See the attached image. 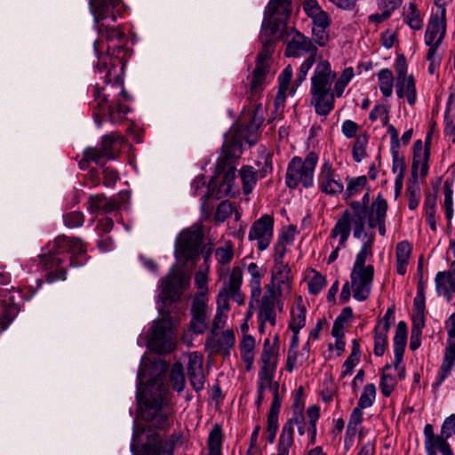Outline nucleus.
I'll return each instance as SVG.
<instances>
[{
    "instance_id": "f257e3e1",
    "label": "nucleus",
    "mask_w": 455,
    "mask_h": 455,
    "mask_svg": "<svg viewBox=\"0 0 455 455\" xmlns=\"http://www.w3.org/2000/svg\"><path fill=\"white\" fill-rule=\"evenodd\" d=\"M90 9L94 28L99 34V38L93 44L98 56L97 68L105 83L101 88L98 84L93 88L92 116L100 127L103 117L108 116L112 124H117L129 110L119 99L121 97L125 100L126 93L116 68V64L121 63L125 55L123 47L125 35L118 28H108L102 22L108 17L115 22L117 17L123 16L126 5L122 0H90Z\"/></svg>"
},
{
    "instance_id": "f03ea898",
    "label": "nucleus",
    "mask_w": 455,
    "mask_h": 455,
    "mask_svg": "<svg viewBox=\"0 0 455 455\" xmlns=\"http://www.w3.org/2000/svg\"><path fill=\"white\" fill-rule=\"evenodd\" d=\"M85 246L78 238H70L65 235L58 236L52 243L47 245V253L40 257V262L45 270H48L47 281L50 283L66 279V270L59 267L65 260L66 254L70 253V266L84 265V259H78L85 253Z\"/></svg>"
},
{
    "instance_id": "7ed1b4c3",
    "label": "nucleus",
    "mask_w": 455,
    "mask_h": 455,
    "mask_svg": "<svg viewBox=\"0 0 455 455\" xmlns=\"http://www.w3.org/2000/svg\"><path fill=\"white\" fill-rule=\"evenodd\" d=\"M291 0H270L267 4L260 32L263 49L258 55L256 66L269 67L273 42L277 39L278 23L287 21L291 12Z\"/></svg>"
},
{
    "instance_id": "20e7f679",
    "label": "nucleus",
    "mask_w": 455,
    "mask_h": 455,
    "mask_svg": "<svg viewBox=\"0 0 455 455\" xmlns=\"http://www.w3.org/2000/svg\"><path fill=\"white\" fill-rule=\"evenodd\" d=\"M368 209L360 202H353L350 209L345 210L331 230V236H339V245L345 246L353 227V235L356 239L368 237L364 232Z\"/></svg>"
},
{
    "instance_id": "39448f33",
    "label": "nucleus",
    "mask_w": 455,
    "mask_h": 455,
    "mask_svg": "<svg viewBox=\"0 0 455 455\" xmlns=\"http://www.w3.org/2000/svg\"><path fill=\"white\" fill-rule=\"evenodd\" d=\"M427 144V142H426ZM430 156L429 147L423 145L420 140H418L413 144V159L411 164V176L412 180L407 188L408 194V207L410 210H415L420 201V188L417 181L418 173L421 176H427L428 172V160Z\"/></svg>"
},
{
    "instance_id": "423d86ee",
    "label": "nucleus",
    "mask_w": 455,
    "mask_h": 455,
    "mask_svg": "<svg viewBox=\"0 0 455 455\" xmlns=\"http://www.w3.org/2000/svg\"><path fill=\"white\" fill-rule=\"evenodd\" d=\"M148 347L157 353H169L175 347V334L170 315L154 322L148 333Z\"/></svg>"
},
{
    "instance_id": "0eeeda50",
    "label": "nucleus",
    "mask_w": 455,
    "mask_h": 455,
    "mask_svg": "<svg viewBox=\"0 0 455 455\" xmlns=\"http://www.w3.org/2000/svg\"><path fill=\"white\" fill-rule=\"evenodd\" d=\"M436 5L437 11L428 20L424 38L425 44L429 47L427 59L432 62L446 35V10L443 4H436Z\"/></svg>"
},
{
    "instance_id": "6e6552de",
    "label": "nucleus",
    "mask_w": 455,
    "mask_h": 455,
    "mask_svg": "<svg viewBox=\"0 0 455 455\" xmlns=\"http://www.w3.org/2000/svg\"><path fill=\"white\" fill-rule=\"evenodd\" d=\"M285 183L290 188L299 186L309 188L313 184V158L308 155L304 160L293 157L288 164Z\"/></svg>"
},
{
    "instance_id": "1a4fd4ad",
    "label": "nucleus",
    "mask_w": 455,
    "mask_h": 455,
    "mask_svg": "<svg viewBox=\"0 0 455 455\" xmlns=\"http://www.w3.org/2000/svg\"><path fill=\"white\" fill-rule=\"evenodd\" d=\"M202 239L203 232L199 227L182 230L175 242L177 259L188 261L198 257Z\"/></svg>"
},
{
    "instance_id": "9d476101",
    "label": "nucleus",
    "mask_w": 455,
    "mask_h": 455,
    "mask_svg": "<svg viewBox=\"0 0 455 455\" xmlns=\"http://www.w3.org/2000/svg\"><path fill=\"white\" fill-rule=\"evenodd\" d=\"M172 410L167 400V393L163 389L157 397L148 399L145 402L143 417L152 422L158 429H165L169 426V418Z\"/></svg>"
},
{
    "instance_id": "9b49d317",
    "label": "nucleus",
    "mask_w": 455,
    "mask_h": 455,
    "mask_svg": "<svg viewBox=\"0 0 455 455\" xmlns=\"http://www.w3.org/2000/svg\"><path fill=\"white\" fill-rule=\"evenodd\" d=\"M190 277L182 271L172 268L168 275L160 281L159 299L164 302H172L180 299L189 286Z\"/></svg>"
},
{
    "instance_id": "f8f14e48",
    "label": "nucleus",
    "mask_w": 455,
    "mask_h": 455,
    "mask_svg": "<svg viewBox=\"0 0 455 455\" xmlns=\"http://www.w3.org/2000/svg\"><path fill=\"white\" fill-rule=\"evenodd\" d=\"M278 24L277 38L283 39L286 44L285 56L300 57L311 50L313 44L309 38L293 28L284 26L285 22Z\"/></svg>"
},
{
    "instance_id": "ddd939ff",
    "label": "nucleus",
    "mask_w": 455,
    "mask_h": 455,
    "mask_svg": "<svg viewBox=\"0 0 455 455\" xmlns=\"http://www.w3.org/2000/svg\"><path fill=\"white\" fill-rule=\"evenodd\" d=\"M235 157L229 156L228 151H225L223 156L218 159L216 177L223 174V178L215 195L217 198L234 196L235 195V190L234 189L235 179Z\"/></svg>"
},
{
    "instance_id": "4468645a",
    "label": "nucleus",
    "mask_w": 455,
    "mask_h": 455,
    "mask_svg": "<svg viewBox=\"0 0 455 455\" xmlns=\"http://www.w3.org/2000/svg\"><path fill=\"white\" fill-rule=\"evenodd\" d=\"M275 372L261 371L258 373L257 379V395L255 398V404L258 408L265 400V392L270 391L272 394L271 407L281 406L285 388L281 387L277 381L274 380Z\"/></svg>"
},
{
    "instance_id": "2eb2a0df",
    "label": "nucleus",
    "mask_w": 455,
    "mask_h": 455,
    "mask_svg": "<svg viewBox=\"0 0 455 455\" xmlns=\"http://www.w3.org/2000/svg\"><path fill=\"white\" fill-rule=\"evenodd\" d=\"M374 277V267L371 264L367 267H352L350 273V283L353 297L358 301L366 300L371 291Z\"/></svg>"
},
{
    "instance_id": "dca6fc26",
    "label": "nucleus",
    "mask_w": 455,
    "mask_h": 455,
    "mask_svg": "<svg viewBox=\"0 0 455 455\" xmlns=\"http://www.w3.org/2000/svg\"><path fill=\"white\" fill-rule=\"evenodd\" d=\"M273 228V218L265 214L252 223L248 238L250 241L257 242V247L259 251H265L272 241Z\"/></svg>"
},
{
    "instance_id": "f3484780",
    "label": "nucleus",
    "mask_w": 455,
    "mask_h": 455,
    "mask_svg": "<svg viewBox=\"0 0 455 455\" xmlns=\"http://www.w3.org/2000/svg\"><path fill=\"white\" fill-rule=\"evenodd\" d=\"M424 435V448L426 455H453V451L448 439L436 435L434 431V427L431 424H427L423 429Z\"/></svg>"
},
{
    "instance_id": "a211bd4d",
    "label": "nucleus",
    "mask_w": 455,
    "mask_h": 455,
    "mask_svg": "<svg viewBox=\"0 0 455 455\" xmlns=\"http://www.w3.org/2000/svg\"><path fill=\"white\" fill-rule=\"evenodd\" d=\"M331 15L315 1V44L326 46L331 40Z\"/></svg>"
},
{
    "instance_id": "6ab92c4d",
    "label": "nucleus",
    "mask_w": 455,
    "mask_h": 455,
    "mask_svg": "<svg viewBox=\"0 0 455 455\" xmlns=\"http://www.w3.org/2000/svg\"><path fill=\"white\" fill-rule=\"evenodd\" d=\"M271 282L279 297L285 299L291 293L292 276L287 263L274 265Z\"/></svg>"
},
{
    "instance_id": "aec40b11",
    "label": "nucleus",
    "mask_w": 455,
    "mask_h": 455,
    "mask_svg": "<svg viewBox=\"0 0 455 455\" xmlns=\"http://www.w3.org/2000/svg\"><path fill=\"white\" fill-rule=\"evenodd\" d=\"M210 314L211 308L207 301L192 300L189 328L195 334H202L207 329Z\"/></svg>"
},
{
    "instance_id": "412c9836",
    "label": "nucleus",
    "mask_w": 455,
    "mask_h": 455,
    "mask_svg": "<svg viewBox=\"0 0 455 455\" xmlns=\"http://www.w3.org/2000/svg\"><path fill=\"white\" fill-rule=\"evenodd\" d=\"M243 283V269L239 266L233 267L228 277L223 282L221 290H226L229 292L231 299L238 305H243L245 296L241 290Z\"/></svg>"
},
{
    "instance_id": "4be33fe9",
    "label": "nucleus",
    "mask_w": 455,
    "mask_h": 455,
    "mask_svg": "<svg viewBox=\"0 0 455 455\" xmlns=\"http://www.w3.org/2000/svg\"><path fill=\"white\" fill-rule=\"evenodd\" d=\"M259 308L258 320L259 322V331H263L266 324L275 326L276 323L275 298L274 294H266L259 299Z\"/></svg>"
},
{
    "instance_id": "5701e85b",
    "label": "nucleus",
    "mask_w": 455,
    "mask_h": 455,
    "mask_svg": "<svg viewBox=\"0 0 455 455\" xmlns=\"http://www.w3.org/2000/svg\"><path fill=\"white\" fill-rule=\"evenodd\" d=\"M246 270L249 275V305L252 307L254 303H259V299L261 298V279L264 275V270L254 262L250 263Z\"/></svg>"
},
{
    "instance_id": "b1692460",
    "label": "nucleus",
    "mask_w": 455,
    "mask_h": 455,
    "mask_svg": "<svg viewBox=\"0 0 455 455\" xmlns=\"http://www.w3.org/2000/svg\"><path fill=\"white\" fill-rule=\"evenodd\" d=\"M318 182L320 190L327 195L334 196L343 191V184L335 180L331 164L329 162L324 163L322 166Z\"/></svg>"
},
{
    "instance_id": "393cba45",
    "label": "nucleus",
    "mask_w": 455,
    "mask_h": 455,
    "mask_svg": "<svg viewBox=\"0 0 455 455\" xmlns=\"http://www.w3.org/2000/svg\"><path fill=\"white\" fill-rule=\"evenodd\" d=\"M335 76L330 62L326 60H320L315 68V93L319 89H331Z\"/></svg>"
},
{
    "instance_id": "a878e982",
    "label": "nucleus",
    "mask_w": 455,
    "mask_h": 455,
    "mask_svg": "<svg viewBox=\"0 0 455 455\" xmlns=\"http://www.w3.org/2000/svg\"><path fill=\"white\" fill-rule=\"evenodd\" d=\"M172 443L163 440L158 434L148 435L147 443L142 447V455H172Z\"/></svg>"
},
{
    "instance_id": "bb28decb",
    "label": "nucleus",
    "mask_w": 455,
    "mask_h": 455,
    "mask_svg": "<svg viewBox=\"0 0 455 455\" xmlns=\"http://www.w3.org/2000/svg\"><path fill=\"white\" fill-rule=\"evenodd\" d=\"M452 369H455V342L448 340L436 380L432 385L433 388H438Z\"/></svg>"
},
{
    "instance_id": "cd10ccee",
    "label": "nucleus",
    "mask_w": 455,
    "mask_h": 455,
    "mask_svg": "<svg viewBox=\"0 0 455 455\" xmlns=\"http://www.w3.org/2000/svg\"><path fill=\"white\" fill-rule=\"evenodd\" d=\"M217 336V332L211 334L207 338V344L216 352H221L226 355H229L230 349L233 348L235 343L233 330H226L219 337Z\"/></svg>"
},
{
    "instance_id": "c85d7f7f",
    "label": "nucleus",
    "mask_w": 455,
    "mask_h": 455,
    "mask_svg": "<svg viewBox=\"0 0 455 455\" xmlns=\"http://www.w3.org/2000/svg\"><path fill=\"white\" fill-rule=\"evenodd\" d=\"M387 208V200L381 195H378L368 210L367 224L370 228H374L376 223L386 220Z\"/></svg>"
},
{
    "instance_id": "c756f323",
    "label": "nucleus",
    "mask_w": 455,
    "mask_h": 455,
    "mask_svg": "<svg viewBox=\"0 0 455 455\" xmlns=\"http://www.w3.org/2000/svg\"><path fill=\"white\" fill-rule=\"evenodd\" d=\"M307 307L301 296H297L290 312L289 329L299 331L306 324Z\"/></svg>"
},
{
    "instance_id": "7c9ffc66",
    "label": "nucleus",
    "mask_w": 455,
    "mask_h": 455,
    "mask_svg": "<svg viewBox=\"0 0 455 455\" xmlns=\"http://www.w3.org/2000/svg\"><path fill=\"white\" fill-rule=\"evenodd\" d=\"M395 92L399 99L406 98L410 106H414L417 101V90L415 80L411 75L407 78L395 80Z\"/></svg>"
},
{
    "instance_id": "2f4dec72",
    "label": "nucleus",
    "mask_w": 455,
    "mask_h": 455,
    "mask_svg": "<svg viewBox=\"0 0 455 455\" xmlns=\"http://www.w3.org/2000/svg\"><path fill=\"white\" fill-rule=\"evenodd\" d=\"M334 108V93L331 89H319L315 93V110L318 115L327 116Z\"/></svg>"
},
{
    "instance_id": "473e14b6",
    "label": "nucleus",
    "mask_w": 455,
    "mask_h": 455,
    "mask_svg": "<svg viewBox=\"0 0 455 455\" xmlns=\"http://www.w3.org/2000/svg\"><path fill=\"white\" fill-rule=\"evenodd\" d=\"M411 245L407 241L399 242L395 247L396 272L400 275H404L407 271V266L411 253Z\"/></svg>"
},
{
    "instance_id": "72a5a7b5",
    "label": "nucleus",
    "mask_w": 455,
    "mask_h": 455,
    "mask_svg": "<svg viewBox=\"0 0 455 455\" xmlns=\"http://www.w3.org/2000/svg\"><path fill=\"white\" fill-rule=\"evenodd\" d=\"M435 283L438 295L449 296L451 292H455V276L450 271L438 272Z\"/></svg>"
},
{
    "instance_id": "f704fd0d",
    "label": "nucleus",
    "mask_w": 455,
    "mask_h": 455,
    "mask_svg": "<svg viewBox=\"0 0 455 455\" xmlns=\"http://www.w3.org/2000/svg\"><path fill=\"white\" fill-rule=\"evenodd\" d=\"M375 241V234L371 233L366 240L363 243L360 250L355 255L353 264L354 267H367L366 260L373 257V244Z\"/></svg>"
},
{
    "instance_id": "c9c22d12",
    "label": "nucleus",
    "mask_w": 455,
    "mask_h": 455,
    "mask_svg": "<svg viewBox=\"0 0 455 455\" xmlns=\"http://www.w3.org/2000/svg\"><path fill=\"white\" fill-rule=\"evenodd\" d=\"M292 68L289 65L283 70V72L280 74L278 77V92L275 100V105L276 109H278L279 107L283 106L284 103L287 90L289 88L290 82L292 77Z\"/></svg>"
},
{
    "instance_id": "e433bc0d",
    "label": "nucleus",
    "mask_w": 455,
    "mask_h": 455,
    "mask_svg": "<svg viewBox=\"0 0 455 455\" xmlns=\"http://www.w3.org/2000/svg\"><path fill=\"white\" fill-rule=\"evenodd\" d=\"M403 20L413 30H420L423 27L420 12L414 3H410L403 8Z\"/></svg>"
},
{
    "instance_id": "4c0bfd02",
    "label": "nucleus",
    "mask_w": 455,
    "mask_h": 455,
    "mask_svg": "<svg viewBox=\"0 0 455 455\" xmlns=\"http://www.w3.org/2000/svg\"><path fill=\"white\" fill-rule=\"evenodd\" d=\"M260 360L261 367L259 371L275 372L277 359L275 349L271 346L268 339L264 341Z\"/></svg>"
},
{
    "instance_id": "58836bf2",
    "label": "nucleus",
    "mask_w": 455,
    "mask_h": 455,
    "mask_svg": "<svg viewBox=\"0 0 455 455\" xmlns=\"http://www.w3.org/2000/svg\"><path fill=\"white\" fill-rule=\"evenodd\" d=\"M3 295H0L2 298ZM19 313V306L15 303L7 304L0 299V329L4 331Z\"/></svg>"
},
{
    "instance_id": "ea45409f",
    "label": "nucleus",
    "mask_w": 455,
    "mask_h": 455,
    "mask_svg": "<svg viewBox=\"0 0 455 455\" xmlns=\"http://www.w3.org/2000/svg\"><path fill=\"white\" fill-rule=\"evenodd\" d=\"M208 269L198 270L195 275V285L197 292L195 294L193 300L200 299V301L209 302V288H208Z\"/></svg>"
},
{
    "instance_id": "a19ab883",
    "label": "nucleus",
    "mask_w": 455,
    "mask_h": 455,
    "mask_svg": "<svg viewBox=\"0 0 455 455\" xmlns=\"http://www.w3.org/2000/svg\"><path fill=\"white\" fill-rule=\"evenodd\" d=\"M123 142L124 138L122 136L111 133L102 138L100 148L108 159H114Z\"/></svg>"
},
{
    "instance_id": "79ce46f5",
    "label": "nucleus",
    "mask_w": 455,
    "mask_h": 455,
    "mask_svg": "<svg viewBox=\"0 0 455 455\" xmlns=\"http://www.w3.org/2000/svg\"><path fill=\"white\" fill-rule=\"evenodd\" d=\"M407 343V324L403 321L397 323L395 334L394 337V355L398 360L401 355L404 354Z\"/></svg>"
},
{
    "instance_id": "37998d69",
    "label": "nucleus",
    "mask_w": 455,
    "mask_h": 455,
    "mask_svg": "<svg viewBox=\"0 0 455 455\" xmlns=\"http://www.w3.org/2000/svg\"><path fill=\"white\" fill-rule=\"evenodd\" d=\"M239 347L241 357L246 364V369L250 370L254 361L255 339L251 335H244Z\"/></svg>"
},
{
    "instance_id": "c03bdc74",
    "label": "nucleus",
    "mask_w": 455,
    "mask_h": 455,
    "mask_svg": "<svg viewBox=\"0 0 455 455\" xmlns=\"http://www.w3.org/2000/svg\"><path fill=\"white\" fill-rule=\"evenodd\" d=\"M297 427V430L300 435H303L306 431H310V426L307 427L304 411H292V417L289 419V421L283 426V430L284 431L287 427L290 428V435L291 443H293V427Z\"/></svg>"
},
{
    "instance_id": "a18cd8bd",
    "label": "nucleus",
    "mask_w": 455,
    "mask_h": 455,
    "mask_svg": "<svg viewBox=\"0 0 455 455\" xmlns=\"http://www.w3.org/2000/svg\"><path fill=\"white\" fill-rule=\"evenodd\" d=\"M378 84L382 95L385 98H389L393 94L394 88V75L389 68H382L378 74Z\"/></svg>"
},
{
    "instance_id": "49530a36",
    "label": "nucleus",
    "mask_w": 455,
    "mask_h": 455,
    "mask_svg": "<svg viewBox=\"0 0 455 455\" xmlns=\"http://www.w3.org/2000/svg\"><path fill=\"white\" fill-rule=\"evenodd\" d=\"M424 212L426 221L432 231L435 232L437 228L436 218V196L427 195L424 201Z\"/></svg>"
},
{
    "instance_id": "de8ad7c7",
    "label": "nucleus",
    "mask_w": 455,
    "mask_h": 455,
    "mask_svg": "<svg viewBox=\"0 0 455 455\" xmlns=\"http://www.w3.org/2000/svg\"><path fill=\"white\" fill-rule=\"evenodd\" d=\"M244 194H250L257 183V171L249 165L243 166L239 172Z\"/></svg>"
},
{
    "instance_id": "09e8293b",
    "label": "nucleus",
    "mask_w": 455,
    "mask_h": 455,
    "mask_svg": "<svg viewBox=\"0 0 455 455\" xmlns=\"http://www.w3.org/2000/svg\"><path fill=\"white\" fill-rule=\"evenodd\" d=\"M270 78H272V75H270L268 68L256 66L251 81V91L253 92H259Z\"/></svg>"
},
{
    "instance_id": "8fccbe9b",
    "label": "nucleus",
    "mask_w": 455,
    "mask_h": 455,
    "mask_svg": "<svg viewBox=\"0 0 455 455\" xmlns=\"http://www.w3.org/2000/svg\"><path fill=\"white\" fill-rule=\"evenodd\" d=\"M223 435L221 427L214 425L208 436V448L210 454L221 455Z\"/></svg>"
},
{
    "instance_id": "3c124183",
    "label": "nucleus",
    "mask_w": 455,
    "mask_h": 455,
    "mask_svg": "<svg viewBox=\"0 0 455 455\" xmlns=\"http://www.w3.org/2000/svg\"><path fill=\"white\" fill-rule=\"evenodd\" d=\"M387 332L380 330V324H377L374 328V355L382 356L387 347Z\"/></svg>"
},
{
    "instance_id": "603ef678",
    "label": "nucleus",
    "mask_w": 455,
    "mask_h": 455,
    "mask_svg": "<svg viewBox=\"0 0 455 455\" xmlns=\"http://www.w3.org/2000/svg\"><path fill=\"white\" fill-rule=\"evenodd\" d=\"M310 354V344L307 341L303 348V352L300 354H297L296 351L289 350L288 358H287V368L289 371H291L297 364H302L306 362Z\"/></svg>"
},
{
    "instance_id": "864d4df0",
    "label": "nucleus",
    "mask_w": 455,
    "mask_h": 455,
    "mask_svg": "<svg viewBox=\"0 0 455 455\" xmlns=\"http://www.w3.org/2000/svg\"><path fill=\"white\" fill-rule=\"evenodd\" d=\"M368 145V136L365 133L360 134L355 138L352 148V156L355 162L360 163L366 156V147Z\"/></svg>"
},
{
    "instance_id": "5fc2aeb1",
    "label": "nucleus",
    "mask_w": 455,
    "mask_h": 455,
    "mask_svg": "<svg viewBox=\"0 0 455 455\" xmlns=\"http://www.w3.org/2000/svg\"><path fill=\"white\" fill-rule=\"evenodd\" d=\"M376 398V387L374 384L370 383L364 386L363 392L357 403V406L360 409H366L371 407Z\"/></svg>"
},
{
    "instance_id": "6e6d98bb",
    "label": "nucleus",
    "mask_w": 455,
    "mask_h": 455,
    "mask_svg": "<svg viewBox=\"0 0 455 455\" xmlns=\"http://www.w3.org/2000/svg\"><path fill=\"white\" fill-rule=\"evenodd\" d=\"M171 383L177 392H181L185 388V375L182 364L180 363H175L172 368Z\"/></svg>"
},
{
    "instance_id": "4d7b16f0",
    "label": "nucleus",
    "mask_w": 455,
    "mask_h": 455,
    "mask_svg": "<svg viewBox=\"0 0 455 455\" xmlns=\"http://www.w3.org/2000/svg\"><path fill=\"white\" fill-rule=\"evenodd\" d=\"M281 406L270 407L267 417V434L269 443H273L278 428V415Z\"/></svg>"
},
{
    "instance_id": "13d9d810",
    "label": "nucleus",
    "mask_w": 455,
    "mask_h": 455,
    "mask_svg": "<svg viewBox=\"0 0 455 455\" xmlns=\"http://www.w3.org/2000/svg\"><path fill=\"white\" fill-rule=\"evenodd\" d=\"M354 69L351 67L347 68L343 70L340 76L334 84L335 93L338 98L342 96L345 88L349 84L351 79L354 77Z\"/></svg>"
},
{
    "instance_id": "bf43d9fd",
    "label": "nucleus",
    "mask_w": 455,
    "mask_h": 455,
    "mask_svg": "<svg viewBox=\"0 0 455 455\" xmlns=\"http://www.w3.org/2000/svg\"><path fill=\"white\" fill-rule=\"evenodd\" d=\"M391 365L387 364L383 371H386L387 370L390 369ZM396 385L395 379L386 372H383L380 378V389L384 396L388 397L391 393L393 392L395 387Z\"/></svg>"
},
{
    "instance_id": "052dcab7",
    "label": "nucleus",
    "mask_w": 455,
    "mask_h": 455,
    "mask_svg": "<svg viewBox=\"0 0 455 455\" xmlns=\"http://www.w3.org/2000/svg\"><path fill=\"white\" fill-rule=\"evenodd\" d=\"M363 409L358 407L352 411L347 426L346 435L353 437L357 431V427L363 422Z\"/></svg>"
},
{
    "instance_id": "680f3d73",
    "label": "nucleus",
    "mask_w": 455,
    "mask_h": 455,
    "mask_svg": "<svg viewBox=\"0 0 455 455\" xmlns=\"http://www.w3.org/2000/svg\"><path fill=\"white\" fill-rule=\"evenodd\" d=\"M367 184L366 176H359L350 179L347 184L346 195L347 197L359 194Z\"/></svg>"
},
{
    "instance_id": "e2e57ef3",
    "label": "nucleus",
    "mask_w": 455,
    "mask_h": 455,
    "mask_svg": "<svg viewBox=\"0 0 455 455\" xmlns=\"http://www.w3.org/2000/svg\"><path fill=\"white\" fill-rule=\"evenodd\" d=\"M264 113L265 110L262 105L258 104L255 107L253 117L251 118V123L247 127L249 136H252L258 132L259 128L264 122Z\"/></svg>"
},
{
    "instance_id": "0e129e2a",
    "label": "nucleus",
    "mask_w": 455,
    "mask_h": 455,
    "mask_svg": "<svg viewBox=\"0 0 455 455\" xmlns=\"http://www.w3.org/2000/svg\"><path fill=\"white\" fill-rule=\"evenodd\" d=\"M290 433L291 431L289 427L284 431H282L278 441L276 453L272 455H289V450L292 445Z\"/></svg>"
},
{
    "instance_id": "69168bd1",
    "label": "nucleus",
    "mask_w": 455,
    "mask_h": 455,
    "mask_svg": "<svg viewBox=\"0 0 455 455\" xmlns=\"http://www.w3.org/2000/svg\"><path fill=\"white\" fill-rule=\"evenodd\" d=\"M452 189L447 185L444 186V200H443V209L445 217L448 220V225H451V219L453 217V198H452Z\"/></svg>"
},
{
    "instance_id": "338daca9",
    "label": "nucleus",
    "mask_w": 455,
    "mask_h": 455,
    "mask_svg": "<svg viewBox=\"0 0 455 455\" xmlns=\"http://www.w3.org/2000/svg\"><path fill=\"white\" fill-rule=\"evenodd\" d=\"M203 371V356L196 353H191L188 355V374L202 372Z\"/></svg>"
},
{
    "instance_id": "774afa93",
    "label": "nucleus",
    "mask_w": 455,
    "mask_h": 455,
    "mask_svg": "<svg viewBox=\"0 0 455 455\" xmlns=\"http://www.w3.org/2000/svg\"><path fill=\"white\" fill-rule=\"evenodd\" d=\"M455 434V414H451L447 417L441 427V432L439 435L449 439Z\"/></svg>"
}]
</instances>
